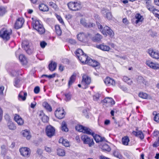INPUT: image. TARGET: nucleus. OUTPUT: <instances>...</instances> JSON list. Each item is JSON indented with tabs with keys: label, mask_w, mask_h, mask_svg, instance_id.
<instances>
[{
	"label": "nucleus",
	"mask_w": 159,
	"mask_h": 159,
	"mask_svg": "<svg viewBox=\"0 0 159 159\" xmlns=\"http://www.w3.org/2000/svg\"><path fill=\"white\" fill-rule=\"evenodd\" d=\"M97 25L98 29L104 35L106 36L108 35L111 37L114 36V33L109 27L106 26L103 28L102 25L98 22H97Z\"/></svg>",
	"instance_id": "nucleus-1"
},
{
	"label": "nucleus",
	"mask_w": 159,
	"mask_h": 159,
	"mask_svg": "<svg viewBox=\"0 0 159 159\" xmlns=\"http://www.w3.org/2000/svg\"><path fill=\"white\" fill-rule=\"evenodd\" d=\"M32 25L34 29L36 30L40 34H42L45 33V29L39 20L37 19L33 20Z\"/></svg>",
	"instance_id": "nucleus-2"
},
{
	"label": "nucleus",
	"mask_w": 159,
	"mask_h": 159,
	"mask_svg": "<svg viewBox=\"0 0 159 159\" xmlns=\"http://www.w3.org/2000/svg\"><path fill=\"white\" fill-rule=\"evenodd\" d=\"M12 33L11 29L3 28L0 31V37L4 40L6 41L8 40L10 38V35Z\"/></svg>",
	"instance_id": "nucleus-3"
},
{
	"label": "nucleus",
	"mask_w": 159,
	"mask_h": 159,
	"mask_svg": "<svg viewBox=\"0 0 159 159\" xmlns=\"http://www.w3.org/2000/svg\"><path fill=\"white\" fill-rule=\"evenodd\" d=\"M75 129L79 132L85 133L87 134L93 135L94 133L89 128L84 127L81 125H78L76 126Z\"/></svg>",
	"instance_id": "nucleus-4"
},
{
	"label": "nucleus",
	"mask_w": 159,
	"mask_h": 159,
	"mask_svg": "<svg viewBox=\"0 0 159 159\" xmlns=\"http://www.w3.org/2000/svg\"><path fill=\"white\" fill-rule=\"evenodd\" d=\"M22 46L23 48L24 49L28 54H31L33 53L34 51L33 48L28 41L26 40L23 41Z\"/></svg>",
	"instance_id": "nucleus-5"
},
{
	"label": "nucleus",
	"mask_w": 159,
	"mask_h": 159,
	"mask_svg": "<svg viewBox=\"0 0 159 159\" xmlns=\"http://www.w3.org/2000/svg\"><path fill=\"white\" fill-rule=\"evenodd\" d=\"M67 6L70 10L74 11L79 10L81 8L80 3L77 2H70L68 3Z\"/></svg>",
	"instance_id": "nucleus-6"
},
{
	"label": "nucleus",
	"mask_w": 159,
	"mask_h": 159,
	"mask_svg": "<svg viewBox=\"0 0 159 159\" xmlns=\"http://www.w3.org/2000/svg\"><path fill=\"white\" fill-rule=\"evenodd\" d=\"M81 139L83 141L84 144H88L90 147L94 144V142L92 139H91L87 135H83L81 137Z\"/></svg>",
	"instance_id": "nucleus-7"
},
{
	"label": "nucleus",
	"mask_w": 159,
	"mask_h": 159,
	"mask_svg": "<svg viewBox=\"0 0 159 159\" xmlns=\"http://www.w3.org/2000/svg\"><path fill=\"white\" fill-rule=\"evenodd\" d=\"M45 132L47 135L48 137H51L54 135L55 129L54 127L49 125L47 126Z\"/></svg>",
	"instance_id": "nucleus-8"
},
{
	"label": "nucleus",
	"mask_w": 159,
	"mask_h": 159,
	"mask_svg": "<svg viewBox=\"0 0 159 159\" xmlns=\"http://www.w3.org/2000/svg\"><path fill=\"white\" fill-rule=\"evenodd\" d=\"M55 115L59 119L63 118L65 115L64 110L63 108H58L55 111Z\"/></svg>",
	"instance_id": "nucleus-9"
},
{
	"label": "nucleus",
	"mask_w": 159,
	"mask_h": 159,
	"mask_svg": "<svg viewBox=\"0 0 159 159\" xmlns=\"http://www.w3.org/2000/svg\"><path fill=\"white\" fill-rule=\"evenodd\" d=\"M20 152L21 154L23 156L28 157L30 155L31 151L30 148L24 147L20 148Z\"/></svg>",
	"instance_id": "nucleus-10"
},
{
	"label": "nucleus",
	"mask_w": 159,
	"mask_h": 159,
	"mask_svg": "<svg viewBox=\"0 0 159 159\" xmlns=\"http://www.w3.org/2000/svg\"><path fill=\"white\" fill-rule=\"evenodd\" d=\"M146 64L148 66L153 69H159V63H154L150 60H148L146 61Z\"/></svg>",
	"instance_id": "nucleus-11"
},
{
	"label": "nucleus",
	"mask_w": 159,
	"mask_h": 159,
	"mask_svg": "<svg viewBox=\"0 0 159 159\" xmlns=\"http://www.w3.org/2000/svg\"><path fill=\"white\" fill-rule=\"evenodd\" d=\"M90 34H85L83 33H81L78 34L77 35L78 39L80 41L83 42H85L87 41V38L89 36Z\"/></svg>",
	"instance_id": "nucleus-12"
},
{
	"label": "nucleus",
	"mask_w": 159,
	"mask_h": 159,
	"mask_svg": "<svg viewBox=\"0 0 159 159\" xmlns=\"http://www.w3.org/2000/svg\"><path fill=\"white\" fill-rule=\"evenodd\" d=\"M24 22V20L23 18H19L16 21L15 25V28L19 29L21 28Z\"/></svg>",
	"instance_id": "nucleus-13"
},
{
	"label": "nucleus",
	"mask_w": 159,
	"mask_h": 159,
	"mask_svg": "<svg viewBox=\"0 0 159 159\" xmlns=\"http://www.w3.org/2000/svg\"><path fill=\"white\" fill-rule=\"evenodd\" d=\"M148 53L151 57L155 59H159V52L154 51L153 50L150 49L148 50Z\"/></svg>",
	"instance_id": "nucleus-14"
},
{
	"label": "nucleus",
	"mask_w": 159,
	"mask_h": 159,
	"mask_svg": "<svg viewBox=\"0 0 159 159\" xmlns=\"http://www.w3.org/2000/svg\"><path fill=\"white\" fill-rule=\"evenodd\" d=\"M104 82L105 84L108 86H114L115 84V81L108 77H107L104 80Z\"/></svg>",
	"instance_id": "nucleus-15"
},
{
	"label": "nucleus",
	"mask_w": 159,
	"mask_h": 159,
	"mask_svg": "<svg viewBox=\"0 0 159 159\" xmlns=\"http://www.w3.org/2000/svg\"><path fill=\"white\" fill-rule=\"evenodd\" d=\"M91 79L86 75H84L82 77V80L81 83L82 84H85L87 85L89 84L91 82Z\"/></svg>",
	"instance_id": "nucleus-16"
},
{
	"label": "nucleus",
	"mask_w": 159,
	"mask_h": 159,
	"mask_svg": "<svg viewBox=\"0 0 159 159\" xmlns=\"http://www.w3.org/2000/svg\"><path fill=\"white\" fill-rule=\"evenodd\" d=\"M14 120L19 125H22L24 123L23 120L20 116L17 114H15V116L14 118Z\"/></svg>",
	"instance_id": "nucleus-17"
},
{
	"label": "nucleus",
	"mask_w": 159,
	"mask_h": 159,
	"mask_svg": "<svg viewBox=\"0 0 159 159\" xmlns=\"http://www.w3.org/2000/svg\"><path fill=\"white\" fill-rule=\"evenodd\" d=\"M96 47L103 51H108L110 49V48L109 46L105 45L104 44L97 45Z\"/></svg>",
	"instance_id": "nucleus-18"
},
{
	"label": "nucleus",
	"mask_w": 159,
	"mask_h": 159,
	"mask_svg": "<svg viewBox=\"0 0 159 159\" xmlns=\"http://www.w3.org/2000/svg\"><path fill=\"white\" fill-rule=\"evenodd\" d=\"M137 82L139 84H143L145 85H148V83L146 79L141 76H139L137 80Z\"/></svg>",
	"instance_id": "nucleus-19"
},
{
	"label": "nucleus",
	"mask_w": 159,
	"mask_h": 159,
	"mask_svg": "<svg viewBox=\"0 0 159 159\" xmlns=\"http://www.w3.org/2000/svg\"><path fill=\"white\" fill-rule=\"evenodd\" d=\"M135 18L136 20L134 23L136 24H138L139 22H142L143 20V17L139 13H137L135 15Z\"/></svg>",
	"instance_id": "nucleus-20"
},
{
	"label": "nucleus",
	"mask_w": 159,
	"mask_h": 159,
	"mask_svg": "<svg viewBox=\"0 0 159 159\" xmlns=\"http://www.w3.org/2000/svg\"><path fill=\"white\" fill-rule=\"evenodd\" d=\"M78 58L81 62L85 64H86L89 59L88 57L85 54L83 55H80V56L78 57Z\"/></svg>",
	"instance_id": "nucleus-21"
},
{
	"label": "nucleus",
	"mask_w": 159,
	"mask_h": 159,
	"mask_svg": "<svg viewBox=\"0 0 159 159\" xmlns=\"http://www.w3.org/2000/svg\"><path fill=\"white\" fill-rule=\"evenodd\" d=\"M27 96L26 92H23L22 91H21L18 95V99L19 100L25 101L26 98Z\"/></svg>",
	"instance_id": "nucleus-22"
},
{
	"label": "nucleus",
	"mask_w": 159,
	"mask_h": 159,
	"mask_svg": "<svg viewBox=\"0 0 159 159\" xmlns=\"http://www.w3.org/2000/svg\"><path fill=\"white\" fill-rule=\"evenodd\" d=\"M101 148L103 151H107L109 152L111 150V148L106 143L103 144L102 143L101 144Z\"/></svg>",
	"instance_id": "nucleus-23"
},
{
	"label": "nucleus",
	"mask_w": 159,
	"mask_h": 159,
	"mask_svg": "<svg viewBox=\"0 0 159 159\" xmlns=\"http://www.w3.org/2000/svg\"><path fill=\"white\" fill-rule=\"evenodd\" d=\"M94 138L97 143L103 141L107 142V141L106 140L105 138H102L98 135H95L94 137Z\"/></svg>",
	"instance_id": "nucleus-24"
},
{
	"label": "nucleus",
	"mask_w": 159,
	"mask_h": 159,
	"mask_svg": "<svg viewBox=\"0 0 159 159\" xmlns=\"http://www.w3.org/2000/svg\"><path fill=\"white\" fill-rule=\"evenodd\" d=\"M22 133L23 136L26 137L27 139H30L31 138V135H30V132L29 131L26 129L23 130Z\"/></svg>",
	"instance_id": "nucleus-25"
},
{
	"label": "nucleus",
	"mask_w": 159,
	"mask_h": 159,
	"mask_svg": "<svg viewBox=\"0 0 159 159\" xmlns=\"http://www.w3.org/2000/svg\"><path fill=\"white\" fill-rule=\"evenodd\" d=\"M133 135L139 137L141 139H142L144 138V135L141 131H139L136 132L133 131L132 132Z\"/></svg>",
	"instance_id": "nucleus-26"
},
{
	"label": "nucleus",
	"mask_w": 159,
	"mask_h": 159,
	"mask_svg": "<svg viewBox=\"0 0 159 159\" xmlns=\"http://www.w3.org/2000/svg\"><path fill=\"white\" fill-rule=\"evenodd\" d=\"M39 8L40 11H48L49 9L47 6L44 4H41L39 5Z\"/></svg>",
	"instance_id": "nucleus-27"
},
{
	"label": "nucleus",
	"mask_w": 159,
	"mask_h": 159,
	"mask_svg": "<svg viewBox=\"0 0 159 159\" xmlns=\"http://www.w3.org/2000/svg\"><path fill=\"white\" fill-rule=\"evenodd\" d=\"M57 66V64L56 62H54L52 63V62L49 64V69L51 71H53L56 69Z\"/></svg>",
	"instance_id": "nucleus-28"
},
{
	"label": "nucleus",
	"mask_w": 159,
	"mask_h": 159,
	"mask_svg": "<svg viewBox=\"0 0 159 159\" xmlns=\"http://www.w3.org/2000/svg\"><path fill=\"white\" fill-rule=\"evenodd\" d=\"M102 36L99 34H97L96 35L93 37L92 40L95 42L99 41L102 38Z\"/></svg>",
	"instance_id": "nucleus-29"
},
{
	"label": "nucleus",
	"mask_w": 159,
	"mask_h": 159,
	"mask_svg": "<svg viewBox=\"0 0 159 159\" xmlns=\"http://www.w3.org/2000/svg\"><path fill=\"white\" fill-rule=\"evenodd\" d=\"M76 75L75 74H73L70 77V80L68 82V86L70 87L71 85L74 82L75 79Z\"/></svg>",
	"instance_id": "nucleus-30"
},
{
	"label": "nucleus",
	"mask_w": 159,
	"mask_h": 159,
	"mask_svg": "<svg viewBox=\"0 0 159 159\" xmlns=\"http://www.w3.org/2000/svg\"><path fill=\"white\" fill-rule=\"evenodd\" d=\"M19 59L23 64H26L27 63V60L25 56L22 54L19 56Z\"/></svg>",
	"instance_id": "nucleus-31"
},
{
	"label": "nucleus",
	"mask_w": 159,
	"mask_h": 159,
	"mask_svg": "<svg viewBox=\"0 0 159 159\" xmlns=\"http://www.w3.org/2000/svg\"><path fill=\"white\" fill-rule=\"evenodd\" d=\"M104 102L106 103H109L111 105H114L115 103V101L111 98H106L104 100Z\"/></svg>",
	"instance_id": "nucleus-32"
},
{
	"label": "nucleus",
	"mask_w": 159,
	"mask_h": 159,
	"mask_svg": "<svg viewBox=\"0 0 159 159\" xmlns=\"http://www.w3.org/2000/svg\"><path fill=\"white\" fill-rule=\"evenodd\" d=\"M122 79L124 81L126 82L129 85H131L133 83V81L127 76H124Z\"/></svg>",
	"instance_id": "nucleus-33"
},
{
	"label": "nucleus",
	"mask_w": 159,
	"mask_h": 159,
	"mask_svg": "<svg viewBox=\"0 0 159 159\" xmlns=\"http://www.w3.org/2000/svg\"><path fill=\"white\" fill-rule=\"evenodd\" d=\"M7 125L9 129L11 130H14L16 129V126L11 121L8 122Z\"/></svg>",
	"instance_id": "nucleus-34"
},
{
	"label": "nucleus",
	"mask_w": 159,
	"mask_h": 159,
	"mask_svg": "<svg viewBox=\"0 0 159 159\" xmlns=\"http://www.w3.org/2000/svg\"><path fill=\"white\" fill-rule=\"evenodd\" d=\"M61 130L66 132L68 131V129L67 127L66 123L64 121H63L61 123Z\"/></svg>",
	"instance_id": "nucleus-35"
},
{
	"label": "nucleus",
	"mask_w": 159,
	"mask_h": 159,
	"mask_svg": "<svg viewBox=\"0 0 159 159\" xmlns=\"http://www.w3.org/2000/svg\"><path fill=\"white\" fill-rule=\"evenodd\" d=\"M146 7L148 10L150 11H152L153 13L156 10L154 7L151 5V3L146 4Z\"/></svg>",
	"instance_id": "nucleus-36"
},
{
	"label": "nucleus",
	"mask_w": 159,
	"mask_h": 159,
	"mask_svg": "<svg viewBox=\"0 0 159 159\" xmlns=\"http://www.w3.org/2000/svg\"><path fill=\"white\" fill-rule=\"evenodd\" d=\"M43 105L47 110L49 111H52L51 106L46 102H44L43 103Z\"/></svg>",
	"instance_id": "nucleus-37"
},
{
	"label": "nucleus",
	"mask_w": 159,
	"mask_h": 159,
	"mask_svg": "<svg viewBox=\"0 0 159 159\" xmlns=\"http://www.w3.org/2000/svg\"><path fill=\"white\" fill-rule=\"evenodd\" d=\"M129 142V138L127 136L125 137L122 139V142L123 144L125 145H127Z\"/></svg>",
	"instance_id": "nucleus-38"
},
{
	"label": "nucleus",
	"mask_w": 159,
	"mask_h": 159,
	"mask_svg": "<svg viewBox=\"0 0 159 159\" xmlns=\"http://www.w3.org/2000/svg\"><path fill=\"white\" fill-rule=\"evenodd\" d=\"M55 31L56 34L59 36H60L61 34V31L60 27L58 25H56L55 26Z\"/></svg>",
	"instance_id": "nucleus-39"
},
{
	"label": "nucleus",
	"mask_w": 159,
	"mask_h": 159,
	"mask_svg": "<svg viewBox=\"0 0 159 159\" xmlns=\"http://www.w3.org/2000/svg\"><path fill=\"white\" fill-rule=\"evenodd\" d=\"M61 143L62 144L65 146L66 147H68L69 145V142L66 140L63 139H60L59 140V142L60 143L61 142Z\"/></svg>",
	"instance_id": "nucleus-40"
},
{
	"label": "nucleus",
	"mask_w": 159,
	"mask_h": 159,
	"mask_svg": "<svg viewBox=\"0 0 159 159\" xmlns=\"http://www.w3.org/2000/svg\"><path fill=\"white\" fill-rule=\"evenodd\" d=\"M57 154L59 156H63L65 155V152L63 149L59 148L57 150Z\"/></svg>",
	"instance_id": "nucleus-41"
},
{
	"label": "nucleus",
	"mask_w": 159,
	"mask_h": 159,
	"mask_svg": "<svg viewBox=\"0 0 159 159\" xmlns=\"http://www.w3.org/2000/svg\"><path fill=\"white\" fill-rule=\"evenodd\" d=\"M84 54L83 50L81 49H78L76 51V54L78 57H79L80 55H83Z\"/></svg>",
	"instance_id": "nucleus-42"
},
{
	"label": "nucleus",
	"mask_w": 159,
	"mask_h": 159,
	"mask_svg": "<svg viewBox=\"0 0 159 159\" xmlns=\"http://www.w3.org/2000/svg\"><path fill=\"white\" fill-rule=\"evenodd\" d=\"M139 96L143 98L146 99L147 98L148 95L145 93H140L139 94Z\"/></svg>",
	"instance_id": "nucleus-43"
},
{
	"label": "nucleus",
	"mask_w": 159,
	"mask_h": 159,
	"mask_svg": "<svg viewBox=\"0 0 159 159\" xmlns=\"http://www.w3.org/2000/svg\"><path fill=\"white\" fill-rule=\"evenodd\" d=\"M41 119L43 122L45 123L48 122L49 118L47 116L44 115L41 117Z\"/></svg>",
	"instance_id": "nucleus-44"
},
{
	"label": "nucleus",
	"mask_w": 159,
	"mask_h": 159,
	"mask_svg": "<svg viewBox=\"0 0 159 159\" xmlns=\"http://www.w3.org/2000/svg\"><path fill=\"white\" fill-rule=\"evenodd\" d=\"M1 148L2 149L1 153L3 155H5L7 152V149L6 147L4 145L1 146Z\"/></svg>",
	"instance_id": "nucleus-45"
},
{
	"label": "nucleus",
	"mask_w": 159,
	"mask_h": 159,
	"mask_svg": "<svg viewBox=\"0 0 159 159\" xmlns=\"http://www.w3.org/2000/svg\"><path fill=\"white\" fill-rule=\"evenodd\" d=\"M65 95L66 98L65 100L66 101H69L70 100L71 95L70 93H69L67 94H66Z\"/></svg>",
	"instance_id": "nucleus-46"
},
{
	"label": "nucleus",
	"mask_w": 159,
	"mask_h": 159,
	"mask_svg": "<svg viewBox=\"0 0 159 159\" xmlns=\"http://www.w3.org/2000/svg\"><path fill=\"white\" fill-rule=\"evenodd\" d=\"M100 95L98 93H96L93 96V100L95 101H97L99 100Z\"/></svg>",
	"instance_id": "nucleus-47"
},
{
	"label": "nucleus",
	"mask_w": 159,
	"mask_h": 159,
	"mask_svg": "<svg viewBox=\"0 0 159 159\" xmlns=\"http://www.w3.org/2000/svg\"><path fill=\"white\" fill-rule=\"evenodd\" d=\"M5 9L2 7H0V16L3 15L5 13Z\"/></svg>",
	"instance_id": "nucleus-48"
},
{
	"label": "nucleus",
	"mask_w": 159,
	"mask_h": 159,
	"mask_svg": "<svg viewBox=\"0 0 159 159\" xmlns=\"http://www.w3.org/2000/svg\"><path fill=\"white\" fill-rule=\"evenodd\" d=\"M94 60H92L90 58H89L86 64H87L90 66H92Z\"/></svg>",
	"instance_id": "nucleus-49"
},
{
	"label": "nucleus",
	"mask_w": 159,
	"mask_h": 159,
	"mask_svg": "<svg viewBox=\"0 0 159 159\" xmlns=\"http://www.w3.org/2000/svg\"><path fill=\"white\" fill-rule=\"evenodd\" d=\"M113 154L115 157L117 158H120L121 157V155L118 152L115 151Z\"/></svg>",
	"instance_id": "nucleus-50"
},
{
	"label": "nucleus",
	"mask_w": 159,
	"mask_h": 159,
	"mask_svg": "<svg viewBox=\"0 0 159 159\" xmlns=\"http://www.w3.org/2000/svg\"><path fill=\"white\" fill-rule=\"evenodd\" d=\"M155 16L159 19V11L156 9L153 13Z\"/></svg>",
	"instance_id": "nucleus-51"
},
{
	"label": "nucleus",
	"mask_w": 159,
	"mask_h": 159,
	"mask_svg": "<svg viewBox=\"0 0 159 159\" xmlns=\"http://www.w3.org/2000/svg\"><path fill=\"white\" fill-rule=\"evenodd\" d=\"M123 22L125 24V25H127L129 24V22L127 18H125L122 20Z\"/></svg>",
	"instance_id": "nucleus-52"
},
{
	"label": "nucleus",
	"mask_w": 159,
	"mask_h": 159,
	"mask_svg": "<svg viewBox=\"0 0 159 159\" xmlns=\"http://www.w3.org/2000/svg\"><path fill=\"white\" fill-rule=\"evenodd\" d=\"M39 91L40 88L39 86H36L34 88V92L35 93L37 94L39 93Z\"/></svg>",
	"instance_id": "nucleus-53"
},
{
	"label": "nucleus",
	"mask_w": 159,
	"mask_h": 159,
	"mask_svg": "<svg viewBox=\"0 0 159 159\" xmlns=\"http://www.w3.org/2000/svg\"><path fill=\"white\" fill-rule=\"evenodd\" d=\"M47 45V43L43 41L40 42V45L42 48H44Z\"/></svg>",
	"instance_id": "nucleus-54"
},
{
	"label": "nucleus",
	"mask_w": 159,
	"mask_h": 159,
	"mask_svg": "<svg viewBox=\"0 0 159 159\" xmlns=\"http://www.w3.org/2000/svg\"><path fill=\"white\" fill-rule=\"evenodd\" d=\"M106 17L108 19H110L112 18L111 13L110 12H108L106 13Z\"/></svg>",
	"instance_id": "nucleus-55"
},
{
	"label": "nucleus",
	"mask_w": 159,
	"mask_h": 159,
	"mask_svg": "<svg viewBox=\"0 0 159 159\" xmlns=\"http://www.w3.org/2000/svg\"><path fill=\"white\" fill-rule=\"evenodd\" d=\"M154 120L157 122H159V113L156 114L154 117Z\"/></svg>",
	"instance_id": "nucleus-56"
},
{
	"label": "nucleus",
	"mask_w": 159,
	"mask_h": 159,
	"mask_svg": "<svg viewBox=\"0 0 159 159\" xmlns=\"http://www.w3.org/2000/svg\"><path fill=\"white\" fill-rule=\"evenodd\" d=\"M4 118L5 120L8 122L11 121V119L10 116L7 114H6L5 115Z\"/></svg>",
	"instance_id": "nucleus-57"
},
{
	"label": "nucleus",
	"mask_w": 159,
	"mask_h": 159,
	"mask_svg": "<svg viewBox=\"0 0 159 159\" xmlns=\"http://www.w3.org/2000/svg\"><path fill=\"white\" fill-rule=\"evenodd\" d=\"M80 23L82 24L83 26L86 27V26L87 25V23L85 21V20L82 19L80 20Z\"/></svg>",
	"instance_id": "nucleus-58"
},
{
	"label": "nucleus",
	"mask_w": 159,
	"mask_h": 159,
	"mask_svg": "<svg viewBox=\"0 0 159 159\" xmlns=\"http://www.w3.org/2000/svg\"><path fill=\"white\" fill-rule=\"evenodd\" d=\"M159 146V137L158 138L157 141L155 142L153 144L154 147H156Z\"/></svg>",
	"instance_id": "nucleus-59"
},
{
	"label": "nucleus",
	"mask_w": 159,
	"mask_h": 159,
	"mask_svg": "<svg viewBox=\"0 0 159 159\" xmlns=\"http://www.w3.org/2000/svg\"><path fill=\"white\" fill-rule=\"evenodd\" d=\"M99 64V63L98 62H97L96 61L94 60V61L93 62V64H92V66L93 67L97 66H98Z\"/></svg>",
	"instance_id": "nucleus-60"
},
{
	"label": "nucleus",
	"mask_w": 159,
	"mask_h": 159,
	"mask_svg": "<svg viewBox=\"0 0 159 159\" xmlns=\"http://www.w3.org/2000/svg\"><path fill=\"white\" fill-rule=\"evenodd\" d=\"M45 150L46 152L48 153H50L52 152V149L51 148L45 146Z\"/></svg>",
	"instance_id": "nucleus-61"
},
{
	"label": "nucleus",
	"mask_w": 159,
	"mask_h": 159,
	"mask_svg": "<svg viewBox=\"0 0 159 159\" xmlns=\"http://www.w3.org/2000/svg\"><path fill=\"white\" fill-rule=\"evenodd\" d=\"M3 116V111L2 108L0 107V122L2 120Z\"/></svg>",
	"instance_id": "nucleus-62"
},
{
	"label": "nucleus",
	"mask_w": 159,
	"mask_h": 159,
	"mask_svg": "<svg viewBox=\"0 0 159 159\" xmlns=\"http://www.w3.org/2000/svg\"><path fill=\"white\" fill-rule=\"evenodd\" d=\"M49 5L53 8H55L56 6V4L52 2H49Z\"/></svg>",
	"instance_id": "nucleus-63"
},
{
	"label": "nucleus",
	"mask_w": 159,
	"mask_h": 159,
	"mask_svg": "<svg viewBox=\"0 0 159 159\" xmlns=\"http://www.w3.org/2000/svg\"><path fill=\"white\" fill-rule=\"evenodd\" d=\"M69 42L71 44H75L76 43L75 40L73 39H70L69 40Z\"/></svg>",
	"instance_id": "nucleus-64"
}]
</instances>
